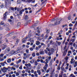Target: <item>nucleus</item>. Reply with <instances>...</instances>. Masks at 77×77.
I'll return each instance as SVG.
<instances>
[{
	"label": "nucleus",
	"instance_id": "49530a36",
	"mask_svg": "<svg viewBox=\"0 0 77 77\" xmlns=\"http://www.w3.org/2000/svg\"><path fill=\"white\" fill-rule=\"evenodd\" d=\"M19 13L20 14V15H21V14H23V12H22L21 11H19Z\"/></svg>",
	"mask_w": 77,
	"mask_h": 77
},
{
	"label": "nucleus",
	"instance_id": "8fccbe9b",
	"mask_svg": "<svg viewBox=\"0 0 77 77\" xmlns=\"http://www.w3.org/2000/svg\"><path fill=\"white\" fill-rule=\"evenodd\" d=\"M48 55L49 56H51V52H48Z\"/></svg>",
	"mask_w": 77,
	"mask_h": 77
},
{
	"label": "nucleus",
	"instance_id": "a878e982",
	"mask_svg": "<svg viewBox=\"0 0 77 77\" xmlns=\"http://www.w3.org/2000/svg\"><path fill=\"white\" fill-rule=\"evenodd\" d=\"M3 56H4V54H1L0 55V57L1 58H3Z\"/></svg>",
	"mask_w": 77,
	"mask_h": 77
},
{
	"label": "nucleus",
	"instance_id": "7c9ffc66",
	"mask_svg": "<svg viewBox=\"0 0 77 77\" xmlns=\"http://www.w3.org/2000/svg\"><path fill=\"white\" fill-rule=\"evenodd\" d=\"M21 25V23L20 22H18L17 23V27H19V26H20Z\"/></svg>",
	"mask_w": 77,
	"mask_h": 77
},
{
	"label": "nucleus",
	"instance_id": "338daca9",
	"mask_svg": "<svg viewBox=\"0 0 77 77\" xmlns=\"http://www.w3.org/2000/svg\"><path fill=\"white\" fill-rule=\"evenodd\" d=\"M12 77H16V76L14 74L12 75Z\"/></svg>",
	"mask_w": 77,
	"mask_h": 77
},
{
	"label": "nucleus",
	"instance_id": "3c124183",
	"mask_svg": "<svg viewBox=\"0 0 77 77\" xmlns=\"http://www.w3.org/2000/svg\"><path fill=\"white\" fill-rule=\"evenodd\" d=\"M1 25H4V24H5V23H4L3 22H2L1 23Z\"/></svg>",
	"mask_w": 77,
	"mask_h": 77
},
{
	"label": "nucleus",
	"instance_id": "393cba45",
	"mask_svg": "<svg viewBox=\"0 0 77 77\" xmlns=\"http://www.w3.org/2000/svg\"><path fill=\"white\" fill-rule=\"evenodd\" d=\"M37 32H38V33H40V31L39 30V27H38L37 28Z\"/></svg>",
	"mask_w": 77,
	"mask_h": 77
},
{
	"label": "nucleus",
	"instance_id": "603ef678",
	"mask_svg": "<svg viewBox=\"0 0 77 77\" xmlns=\"http://www.w3.org/2000/svg\"><path fill=\"white\" fill-rule=\"evenodd\" d=\"M40 68V66H38L37 67V69H39Z\"/></svg>",
	"mask_w": 77,
	"mask_h": 77
},
{
	"label": "nucleus",
	"instance_id": "a18cd8bd",
	"mask_svg": "<svg viewBox=\"0 0 77 77\" xmlns=\"http://www.w3.org/2000/svg\"><path fill=\"white\" fill-rule=\"evenodd\" d=\"M45 76L46 77H48V76H49V74L48 73L46 74Z\"/></svg>",
	"mask_w": 77,
	"mask_h": 77
},
{
	"label": "nucleus",
	"instance_id": "69168bd1",
	"mask_svg": "<svg viewBox=\"0 0 77 77\" xmlns=\"http://www.w3.org/2000/svg\"><path fill=\"white\" fill-rule=\"evenodd\" d=\"M56 20H57V19H53L51 21H55Z\"/></svg>",
	"mask_w": 77,
	"mask_h": 77
},
{
	"label": "nucleus",
	"instance_id": "a19ab883",
	"mask_svg": "<svg viewBox=\"0 0 77 77\" xmlns=\"http://www.w3.org/2000/svg\"><path fill=\"white\" fill-rule=\"evenodd\" d=\"M70 76H72V77H75V76L73 75V74H72L70 75Z\"/></svg>",
	"mask_w": 77,
	"mask_h": 77
},
{
	"label": "nucleus",
	"instance_id": "ea45409f",
	"mask_svg": "<svg viewBox=\"0 0 77 77\" xmlns=\"http://www.w3.org/2000/svg\"><path fill=\"white\" fill-rule=\"evenodd\" d=\"M17 3H18L20 4L21 3V2L20 0H18L17 1Z\"/></svg>",
	"mask_w": 77,
	"mask_h": 77
},
{
	"label": "nucleus",
	"instance_id": "58836bf2",
	"mask_svg": "<svg viewBox=\"0 0 77 77\" xmlns=\"http://www.w3.org/2000/svg\"><path fill=\"white\" fill-rule=\"evenodd\" d=\"M14 33V32H11V33H10V34H8L7 36H9V35H11V34H13Z\"/></svg>",
	"mask_w": 77,
	"mask_h": 77
},
{
	"label": "nucleus",
	"instance_id": "79ce46f5",
	"mask_svg": "<svg viewBox=\"0 0 77 77\" xmlns=\"http://www.w3.org/2000/svg\"><path fill=\"white\" fill-rule=\"evenodd\" d=\"M46 49L48 51H50V49H49V48H46Z\"/></svg>",
	"mask_w": 77,
	"mask_h": 77
},
{
	"label": "nucleus",
	"instance_id": "09e8293b",
	"mask_svg": "<svg viewBox=\"0 0 77 77\" xmlns=\"http://www.w3.org/2000/svg\"><path fill=\"white\" fill-rule=\"evenodd\" d=\"M38 74L37 73L36 74H34V76H35V77H38Z\"/></svg>",
	"mask_w": 77,
	"mask_h": 77
},
{
	"label": "nucleus",
	"instance_id": "bb28decb",
	"mask_svg": "<svg viewBox=\"0 0 77 77\" xmlns=\"http://www.w3.org/2000/svg\"><path fill=\"white\" fill-rule=\"evenodd\" d=\"M20 42V40L19 39H17L16 40V44H18V42Z\"/></svg>",
	"mask_w": 77,
	"mask_h": 77
},
{
	"label": "nucleus",
	"instance_id": "de8ad7c7",
	"mask_svg": "<svg viewBox=\"0 0 77 77\" xmlns=\"http://www.w3.org/2000/svg\"><path fill=\"white\" fill-rule=\"evenodd\" d=\"M0 7L1 8H3V7H4V5H3V4H2L1 5H0Z\"/></svg>",
	"mask_w": 77,
	"mask_h": 77
},
{
	"label": "nucleus",
	"instance_id": "6ab92c4d",
	"mask_svg": "<svg viewBox=\"0 0 77 77\" xmlns=\"http://www.w3.org/2000/svg\"><path fill=\"white\" fill-rule=\"evenodd\" d=\"M48 34H46L45 35V39H47L48 38Z\"/></svg>",
	"mask_w": 77,
	"mask_h": 77
},
{
	"label": "nucleus",
	"instance_id": "f3484780",
	"mask_svg": "<svg viewBox=\"0 0 77 77\" xmlns=\"http://www.w3.org/2000/svg\"><path fill=\"white\" fill-rule=\"evenodd\" d=\"M41 45L42 46V45H43V46L44 47H45L46 46V45H45V44H44L43 42L41 43Z\"/></svg>",
	"mask_w": 77,
	"mask_h": 77
},
{
	"label": "nucleus",
	"instance_id": "13d9d810",
	"mask_svg": "<svg viewBox=\"0 0 77 77\" xmlns=\"http://www.w3.org/2000/svg\"><path fill=\"white\" fill-rule=\"evenodd\" d=\"M22 65H21L20 66L19 68L20 69H22Z\"/></svg>",
	"mask_w": 77,
	"mask_h": 77
},
{
	"label": "nucleus",
	"instance_id": "9b49d317",
	"mask_svg": "<svg viewBox=\"0 0 77 77\" xmlns=\"http://www.w3.org/2000/svg\"><path fill=\"white\" fill-rule=\"evenodd\" d=\"M39 54L41 55H44L45 54V52H44V51H41L39 52Z\"/></svg>",
	"mask_w": 77,
	"mask_h": 77
},
{
	"label": "nucleus",
	"instance_id": "e433bc0d",
	"mask_svg": "<svg viewBox=\"0 0 77 77\" xmlns=\"http://www.w3.org/2000/svg\"><path fill=\"white\" fill-rule=\"evenodd\" d=\"M69 27H72V26H73V25L72 23H70L69 24Z\"/></svg>",
	"mask_w": 77,
	"mask_h": 77
},
{
	"label": "nucleus",
	"instance_id": "5701e85b",
	"mask_svg": "<svg viewBox=\"0 0 77 77\" xmlns=\"http://www.w3.org/2000/svg\"><path fill=\"white\" fill-rule=\"evenodd\" d=\"M68 19L69 20H71V16H69L68 17Z\"/></svg>",
	"mask_w": 77,
	"mask_h": 77
},
{
	"label": "nucleus",
	"instance_id": "4d7b16f0",
	"mask_svg": "<svg viewBox=\"0 0 77 77\" xmlns=\"http://www.w3.org/2000/svg\"><path fill=\"white\" fill-rule=\"evenodd\" d=\"M41 47H42L41 45H39L38 46V48H41Z\"/></svg>",
	"mask_w": 77,
	"mask_h": 77
},
{
	"label": "nucleus",
	"instance_id": "412c9836",
	"mask_svg": "<svg viewBox=\"0 0 77 77\" xmlns=\"http://www.w3.org/2000/svg\"><path fill=\"white\" fill-rule=\"evenodd\" d=\"M43 69L45 70V72L47 71V67H46V66L43 67Z\"/></svg>",
	"mask_w": 77,
	"mask_h": 77
},
{
	"label": "nucleus",
	"instance_id": "c85d7f7f",
	"mask_svg": "<svg viewBox=\"0 0 77 77\" xmlns=\"http://www.w3.org/2000/svg\"><path fill=\"white\" fill-rule=\"evenodd\" d=\"M29 18V17H28V16L27 15H26L25 17V20H27V19H28Z\"/></svg>",
	"mask_w": 77,
	"mask_h": 77
},
{
	"label": "nucleus",
	"instance_id": "39448f33",
	"mask_svg": "<svg viewBox=\"0 0 77 77\" xmlns=\"http://www.w3.org/2000/svg\"><path fill=\"white\" fill-rule=\"evenodd\" d=\"M8 3L11 5V0H6L5 1V3L6 6H7V4H8Z\"/></svg>",
	"mask_w": 77,
	"mask_h": 77
},
{
	"label": "nucleus",
	"instance_id": "6e6d98bb",
	"mask_svg": "<svg viewBox=\"0 0 77 77\" xmlns=\"http://www.w3.org/2000/svg\"><path fill=\"white\" fill-rule=\"evenodd\" d=\"M52 62H53V61L51 60V62H50V65L51 66V64H52Z\"/></svg>",
	"mask_w": 77,
	"mask_h": 77
},
{
	"label": "nucleus",
	"instance_id": "4468645a",
	"mask_svg": "<svg viewBox=\"0 0 77 77\" xmlns=\"http://www.w3.org/2000/svg\"><path fill=\"white\" fill-rule=\"evenodd\" d=\"M37 73H38V74L39 75H41V70H37Z\"/></svg>",
	"mask_w": 77,
	"mask_h": 77
},
{
	"label": "nucleus",
	"instance_id": "c03bdc74",
	"mask_svg": "<svg viewBox=\"0 0 77 77\" xmlns=\"http://www.w3.org/2000/svg\"><path fill=\"white\" fill-rule=\"evenodd\" d=\"M5 29L6 30H7V31L9 30V28L8 27H7Z\"/></svg>",
	"mask_w": 77,
	"mask_h": 77
},
{
	"label": "nucleus",
	"instance_id": "0eeeda50",
	"mask_svg": "<svg viewBox=\"0 0 77 77\" xmlns=\"http://www.w3.org/2000/svg\"><path fill=\"white\" fill-rule=\"evenodd\" d=\"M3 45L4 46L2 48V49L3 50H5V49L7 47V45H5V44H4Z\"/></svg>",
	"mask_w": 77,
	"mask_h": 77
},
{
	"label": "nucleus",
	"instance_id": "864d4df0",
	"mask_svg": "<svg viewBox=\"0 0 77 77\" xmlns=\"http://www.w3.org/2000/svg\"><path fill=\"white\" fill-rule=\"evenodd\" d=\"M51 39V36H50L48 38V40H50V39Z\"/></svg>",
	"mask_w": 77,
	"mask_h": 77
},
{
	"label": "nucleus",
	"instance_id": "ddd939ff",
	"mask_svg": "<svg viewBox=\"0 0 77 77\" xmlns=\"http://www.w3.org/2000/svg\"><path fill=\"white\" fill-rule=\"evenodd\" d=\"M41 43L39 42V41H36V43H35L36 45H39Z\"/></svg>",
	"mask_w": 77,
	"mask_h": 77
},
{
	"label": "nucleus",
	"instance_id": "37998d69",
	"mask_svg": "<svg viewBox=\"0 0 77 77\" xmlns=\"http://www.w3.org/2000/svg\"><path fill=\"white\" fill-rule=\"evenodd\" d=\"M57 69L58 70H60V67L59 66H58V68H57Z\"/></svg>",
	"mask_w": 77,
	"mask_h": 77
},
{
	"label": "nucleus",
	"instance_id": "6e6552de",
	"mask_svg": "<svg viewBox=\"0 0 77 77\" xmlns=\"http://www.w3.org/2000/svg\"><path fill=\"white\" fill-rule=\"evenodd\" d=\"M23 55L25 56H26V58H28L29 57V54H26V53H24L23 54Z\"/></svg>",
	"mask_w": 77,
	"mask_h": 77
},
{
	"label": "nucleus",
	"instance_id": "4be33fe9",
	"mask_svg": "<svg viewBox=\"0 0 77 77\" xmlns=\"http://www.w3.org/2000/svg\"><path fill=\"white\" fill-rule=\"evenodd\" d=\"M22 42L23 43H25V42L26 41V40L25 39V38H23L22 40Z\"/></svg>",
	"mask_w": 77,
	"mask_h": 77
},
{
	"label": "nucleus",
	"instance_id": "aec40b11",
	"mask_svg": "<svg viewBox=\"0 0 77 77\" xmlns=\"http://www.w3.org/2000/svg\"><path fill=\"white\" fill-rule=\"evenodd\" d=\"M19 75H20V72H17L16 74V76H17V77Z\"/></svg>",
	"mask_w": 77,
	"mask_h": 77
},
{
	"label": "nucleus",
	"instance_id": "473e14b6",
	"mask_svg": "<svg viewBox=\"0 0 77 77\" xmlns=\"http://www.w3.org/2000/svg\"><path fill=\"white\" fill-rule=\"evenodd\" d=\"M40 62L41 63H45V61H44V60H40Z\"/></svg>",
	"mask_w": 77,
	"mask_h": 77
},
{
	"label": "nucleus",
	"instance_id": "0e129e2a",
	"mask_svg": "<svg viewBox=\"0 0 77 77\" xmlns=\"http://www.w3.org/2000/svg\"><path fill=\"white\" fill-rule=\"evenodd\" d=\"M45 66H46L47 68H48V64H45Z\"/></svg>",
	"mask_w": 77,
	"mask_h": 77
},
{
	"label": "nucleus",
	"instance_id": "f704fd0d",
	"mask_svg": "<svg viewBox=\"0 0 77 77\" xmlns=\"http://www.w3.org/2000/svg\"><path fill=\"white\" fill-rule=\"evenodd\" d=\"M44 51L46 54H47L48 53V51L46 49L44 50Z\"/></svg>",
	"mask_w": 77,
	"mask_h": 77
},
{
	"label": "nucleus",
	"instance_id": "680f3d73",
	"mask_svg": "<svg viewBox=\"0 0 77 77\" xmlns=\"http://www.w3.org/2000/svg\"><path fill=\"white\" fill-rule=\"evenodd\" d=\"M39 48H38V47H35V50H39L38 49Z\"/></svg>",
	"mask_w": 77,
	"mask_h": 77
},
{
	"label": "nucleus",
	"instance_id": "423d86ee",
	"mask_svg": "<svg viewBox=\"0 0 77 77\" xmlns=\"http://www.w3.org/2000/svg\"><path fill=\"white\" fill-rule=\"evenodd\" d=\"M24 2H26V3H31L32 2L33 0H22Z\"/></svg>",
	"mask_w": 77,
	"mask_h": 77
},
{
	"label": "nucleus",
	"instance_id": "20e7f679",
	"mask_svg": "<svg viewBox=\"0 0 77 77\" xmlns=\"http://www.w3.org/2000/svg\"><path fill=\"white\" fill-rule=\"evenodd\" d=\"M7 70H8V68L5 67H4L3 69H2V71H3L4 73L6 72H7Z\"/></svg>",
	"mask_w": 77,
	"mask_h": 77
},
{
	"label": "nucleus",
	"instance_id": "7ed1b4c3",
	"mask_svg": "<svg viewBox=\"0 0 77 77\" xmlns=\"http://www.w3.org/2000/svg\"><path fill=\"white\" fill-rule=\"evenodd\" d=\"M19 52V50H17V51H12L10 52V53L11 54H17V53H18Z\"/></svg>",
	"mask_w": 77,
	"mask_h": 77
},
{
	"label": "nucleus",
	"instance_id": "72a5a7b5",
	"mask_svg": "<svg viewBox=\"0 0 77 77\" xmlns=\"http://www.w3.org/2000/svg\"><path fill=\"white\" fill-rule=\"evenodd\" d=\"M35 66H37V65H38V63L37 62V61H35Z\"/></svg>",
	"mask_w": 77,
	"mask_h": 77
},
{
	"label": "nucleus",
	"instance_id": "1a4fd4ad",
	"mask_svg": "<svg viewBox=\"0 0 77 77\" xmlns=\"http://www.w3.org/2000/svg\"><path fill=\"white\" fill-rule=\"evenodd\" d=\"M30 42H31L30 45H33V43H34V40H31L30 41Z\"/></svg>",
	"mask_w": 77,
	"mask_h": 77
},
{
	"label": "nucleus",
	"instance_id": "9d476101",
	"mask_svg": "<svg viewBox=\"0 0 77 77\" xmlns=\"http://www.w3.org/2000/svg\"><path fill=\"white\" fill-rule=\"evenodd\" d=\"M10 50H11V49H10V48H8L6 49L5 51H6V52H9Z\"/></svg>",
	"mask_w": 77,
	"mask_h": 77
},
{
	"label": "nucleus",
	"instance_id": "f03ea898",
	"mask_svg": "<svg viewBox=\"0 0 77 77\" xmlns=\"http://www.w3.org/2000/svg\"><path fill=\"white\" fill-rule=\"evenodd\" d=\"M33 32H31V31H30L29 34L28 36H26V38H25V39H28V38H30L31 36H32V35H33V34H32V33Z\"/></svg>",
	"mask_w": 77,
	"mask_h": 77
},
{
	"label": "nucleus",
	"instance_id": "774afa93",
	"mask_svg": "<svg viewBox=\"0 0 77 77\" xmlns=\"http://www.w3.org/2000/svg\"><path fill=\"white\" fill-rule=\"evenodd\" d=\"M8 21L9 22H12V20L11 19H9L8 20Z\"/></svg>",
	"mask_w": 77,
	"mask_h": 77
},
{
	"label": "nucleus",
	"instance_id": "e2e57ef3",
	"mask_svg": "<svg viewBox=\"0 0 77 77\" xmlns=\"http://www.w3.org/2000/svg\"><path fill=\"white\" fill-rule=\"evenodd\" d=\"M14 65V63H12L11 64H10V65L11 66H12V65Z\"/></svg>",
	"mask_w": 77,
	"mask_h": 77
},
{
	"label": "nucleus",
	"instance_id": "2f4dec72",
	"mask_svg": "<svg viewBox=\"0 0 77 77\" xmlns=\"http://www.w3.org/2000/svg\"><path fill=\"white\" fill-rule=\"evenodd\" d=\"M29 49H26V53H27V54H28V53H29Z\"/></svg>",
	"mask_w": 77,
	"mask_h": 77
},
{
	"label": "nucleus",
	"instance_id": "cd10ccee",
	"mask_svg": "<svg viewBox=\"0 0 77 77\" xmlns=\"http://www.w3.org/2000/svg\"><path fill=\"white\" fill-rule=\"evenodd\" d=\"M71 41L72 42H74V41H75V39L74 38H72L71 40Z\"/></svg>",
	"mask_w": 77,
	"mask_h": 77
},
{
	"label": "nucleus",
	"instance_id": "2eb2a0df",
	"mask_svg": "<svg viewBox=\"0 0 77 77\" xmlns=\"http://www.w3.org/2000/svg\"><path fill=\"white\" fill-rule=\"evenodd\" d=\"M7 62L8 63H11V59L9 58L8 59L7 61Z\"/></svg>",
	"mask_w": 77,
	"mask_h": 77
},
{
	"label": "nucleus",
	"instance_id": "c756f323",
	"mask_svg": "<svg viewBox=\"0 0 77 77\" xmlns=\"http://www.w3.org/2000/svg\"><path fill=\"white\" fill-rule=\"evenodd\" d=\"M46 33H49L50 32V31L49 30L46 29Z\"/></svg>",
	"mask_w": 77,
	"mask_h": 77
},
{
	"label": "nucleus",
	"instance_id": "f257e3e1",
	"mask_svg": "<svg viewBox=\"0 0 77 77\" xmlns=\"http://www.w3.org/2000/svg\"><path fill=\"white\" fill-rule=\"evenodd\" d=\"M62 21V19H60L57 20H56V21L55 22L54 24H50L49 26H54L56 25H57V24H59L60 23V21Z\"/></svg>",
	"mask_w": 77,
	"mask_h": 77
},
{
	"label": "nucleus",
	"instance_id": "4c0bfd02",
	"mask_svg": "<svg viewBox=\"0 0 77 77\" xmlns=\"http://www.w3.org/2000/svg\"><path fill=\"white\" fill-rule=\"evenodd\" d=\"M35 47H36V45L35 44H34L32 46L33 48L34 49L35 48Z\"/></svg>",
	"mask_w": 77,
	"mask_h": 77
},
{
	"label": "nucleus",
	"instance_id": "bf43d9fd",
	"mask_svg": "<svg viewBox=\"0 0 77 77\" xmlns=\"http://www.w3.org/2000/svg\"><path fill=\"white\" fill-rule=\"evenodd\" d=\"M50 44H53V41H52V40L50 41Z\"/></svg>",
	"mask_w": 77,
	"mask_h": 77
},
{
	"label": "nucleus",
	"instance_id": "c9c22d12",
	"mask_svg": "<svg viewBox=\"0 0 77 77\" xmlns=\"http://www.w3.org/2000/svg\"><path fill=\"white\" fill-rule=\"evenodd\" d=\"M33 57H34L35 56V53H33L32 54Z\"/></svg>",
	"mask_w": 77,
	"mask_h": 77
},
{
	"label": "nucleus",
	"instance_id": "5fc2aeb1",
	"mask_svg": "<svg viewBox=\"0 0 77 77\" xmlns=\"http://www.w3.org/2000/svg\"><path fill=\"white\" fill-rule=\"evenodd\" d=\"M1 65H2V66H5V64H4L3 63H1Z\"/></svg>",
	"mask_w": 77,
	"mask_h": 77
},
{
	"label": "nucleus",
	"instance_id": "dca6fc26",
	"mask_svg": "<svg viewBox=\"0 0 77 77\" xmlns=\"http://www.w3.org/2000/svg\"><path fill=\"white\" fill-rule=\"evenodd\" d=\"M68 58H69V57H65V59L66 60V63H67V62H68L67 60H68Z\"/></svg>",
	"mask_w": 77,
	"mask_h": 77
},
{
	"label": "nucleus",
	"instance_id": "b1692460",
	"mask_svg": "<svg viewBox=\"0 0 77 77\" xmlns=\"http://www.w3.org/2000/svg\"><path fill=\"white\" fill-rule=\"evenodd\" d=\"M50 70V68H48V69L46 71V73H48Z\"/></svg>",
	"mask_w": 77,
	"mask_h": 77
},
{
	"label": "nucleus",
	"instance_id": "052dcab7",
	"mask_svg": "<svg viewBox=\"0 0 77 77\" xmlns=\"http://www.w3.org/2000/svg\"><path fill=\"white\" fill-rule=\"evenodd\" d=\"M73 44V43L72 42H71L70 43L69 45H71V46H72V45Z\"/></svg>",
	"mask_w": 77,
	"mask_h": 77
},
{
	"label": "nucleus",
	"instance_id": "f8f14e48",
	"mask_svg": "<svg viewBox=\"0 0 77 77\" xmlns=\"http://www.w3.org/2000/svg\"><path fill=\"white\" fill-rule=\"evenodd\" d=\"M7 14H8V12L6 11L4 14V17L5 18L7 17Z\"/></svg>",
	"mask_w": 77,
	"mask_h": 77
},
{
	"label": "nucleus",
	"instance_id": "a211bd4d",
	"mask_svg": "<svg viewBox=\"0 0 77 77\" xmlns=\"http://www.w3.org/2000/svg\"><path fill=\"white\" fill-rule=\"evenodd\" d=\"M11 70H14V71H15L16 69H15V68L14 67H12L11 68Z\"/></svg>",
	"mask_w": 77,
	"mask_h": 77
}]
</instances>
